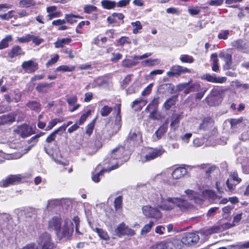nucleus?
Listing matches in <instances>:
<instances>
[{
  "mask_svg": "<svg viewBox=\"0 0 249 249\" xmlns=\"http://www.w3.org/2000/svg\"><path fill=\"white\" fill-rule=\"evenodd\" d=\"M243 121V117H240L238 119H231L229 121L232 128L235 127L237 125L242 123Z\"/></svg>",
  "mask_w": 249,
  "mask_h": 249,
  "instance_id": "nucleus-43",
  "label": "nucleus"
},
{
  "mask_svg": "<svg viewBox=\"0 0 249 249\" xmlns=\"http://www.w3.org/2000/svg\"><path fill=\"white\" fill-rule=\"evenodd\" d=\"M13 41L11 35H7L0 42V50H2L9 47V43Z\"/></svg>",
  "mask_w": 249,
  "mask_h": 249,
  "instance_id": "nucleus-21",
  "label": "nucleus"
},
{
  "mask_svg": "<svg viewBox=\"0 0 249 249\" xmlns=\"http://www.w3.org/2000/svg\"><path fill=\"white\" fill-rule=\"evenodd\" d=\"M231 46L239 50H243L246 47V43L241 39L233 41L231 42Z\"/></svg>",
  "mask_w": 249,
  "mask_h": 249,
  "instance_id": "nucleus-30",
  "label": "nucleus"
},
{
  "mask_svg": "<svg viewBox=\"0 0 249 249\" xmlns=\"http://www.w3.org/2000/svg\"><path fill=\"white\" fill-rule=\"evenodd\" d=\"M114 108L115 109L116 117L114 121L113 124L115 125V130H119L121 127V116L120 115L121 113V105L117 104L115 105Z\"/></svg>",
  "mask_w": 249,
  "mask_h": 249,
  "instance_id": "nucleus-12",
  "label": "nucleus"
},
{
  "mask_svg": "<svg viewBox=\"0 0 249 249\" xmlns=\"http://www.w3.org/2000/svg\"><path fill=\"white\" fill-rule=\"evenodd\" d=\"M186 173L187 170L185 168L179 167L175 169L173 171L172 176L174 178L177 179L183 177Z\"/></svg>",
  "mask_w": 249,
  "mask_h": 249,
  "instance_id": "nucleus-17",
  "label": "nucleus"
},
{
  "mask_svg": "<svg viewBox=\"0 0 249 249\" xmlns=\"http://www.w3.org/2000/svg\"><path fill=\"white\" fill-rule=\"evenodd\" d=\"M52 86L51 84H49L47 83H42L38 84L36 87V89L39 92H42L44 91V89L46 88L51 87Z\"/></svg>",
  "mask_w": 249,
  "mask_h": 249,
  "instance_id": "nucleus-42",
  "label": "nucleus"
},
{
  "mask_svg": "<svg viewBox=\"0 0 249 249\" xmlns=\"http://www.w3.org/2000/svg\"><path fill=\"white\" fill-rule=\"evenodd\" d=\"M84 12L86 13L89 14L92 12L96 11L97 7L93 5H86L84 8Z\"/></svg>",
  "mask_w": 249,
  "mask_h": 249,
  "instance_id": "nucleus-57",
  "label": "nucleus"
},
{
  "mask_svg": "<svg viewBox=\"0 0 249 249\" xmlns=\"http://www.w3.org/2000/svg\"><path fill=\"white\" fill-rule=\"evenodd\" d=\"M154 225V222L150 221L149 223L144 225L141 231V234L145 235L150 232Z\"/></svg>",
  "mask_w": 249,
  "mask_h": 249,
  "instance_id": "nucleus-32",
  "label": "nucleus"
},
{
  "mask_svg": "<svg viewBox=\"0 0 249 249\" xmlns=\"http://www.w3.org/2000/svg\"><path fill=\"white\" fill-rule=\"evenodd\" d=\"M152 88V84H149L142 92V96H146L148 95L151 91Z\"/></svg>",
  "mask_w": 249,
  "mask_h": 249,
  "instance_id": "nucleus-63",
  "label": "nucleus"
},
{
  "mask_svg": "<svg viewBox=\"0 0 249 249\" xmlns=\"http://www.w3.org/2000/svg\"><path fill=\"white\" fill-rule=\"evenodd\" d=\"M60 131L57 128L56 130H55L53 132H52L46 139V142L50 143L54 141L55 137H56V134L58 133V132Z\"/></svg>",
  "mask_w": 249,
  "mask_h": 249,
  "instance_id": "nucleus-49",
  "label": "nucleus"
},
{
  "mask_svg": "<svg viewBox=\"0 0 249 249\" xmlns=\"http://www.w3.org/2000/svg\"><path fill=\"white\" fill-rule=\"evenodd\" d=\"M213 122L211 119H205L202 123L200 125L199 128L200 129L205 130L213 126Z\"/></svg>",
  "mask_w": 249,
  "mask_h": 249,
  "instance_id": "nucleus-27",
  "label": "nucleus"
},
{
  "mask_svg": "<svg viewBox=\"0 0 249 249\" xmlns=\"http://www.w3.org/2000/svg\"><path fill=\"white\" fill-rule=\"evenodd\" d=\"M24 54L21 47L19 46H15L12 49L8 52V56L11 58H13L15 57L22 55Z\"/></svg>",
  "mask_w": 249,
  "mask_h": 249,
  "instance_id": "nucleus-14",
  "label": "nucleus"
},
{
  "mask_svg": "<svg viewBox=\"0 0 249 249\" xmlns=\"http://www.w3.org/2000/svg\"><path fill=\"white\" fill-rule=\"evenodd\" d=\"M199 239L198 234L195 233H188L182 238V243L187 246H191L197 243Z\"/></svg>",
  "mask_w": 249,
  "mask_h": 249,
  "instance_id": "nucleus-9",
  "label": "nucleus"
},
{
  "mask_svg": "<svg viewBox=\"0 0 249 249\" xmlns=\"http://www.w3.org/2000/svg\"><path fill=\"white\" fill-rule=\"evenodd\" d=\"M184 192L190 199H196L197 196L196 193L193 190L188 189L186 190Z\"/></svg>",
  "mask_w": 249,
  "mask_h": 249,
  "instance_id": "nucleus-46",
  "label": "nucleus"
},
{
  "mask_svg": "<svg viewBox=\"0 0 249 249\" xmlns=\"http://www.w3.org/2000/svg\"><path fill=\"white\" fill-rule=\"evenodd\" d=\"M223 1V0H211L208 3L211 6H217L221 5Z\"/></svg>",
  "mask_w": 249,
  "mask_h": 249,
  "instance_id": "nucleus-62",
  "label": "nucleus"
},
{
  "mask_svg": "<svg viewBox=\"0 0 249 249\" xmlns=\"http://www.w3.org/2000/svg\"><path fill=\"white\" fill-rule=\"evenodd\" d=\"M62 120L59 119H54L52 120H51L48 124V125H47L46 130H50L51 129L53 128V127H54L58 123L61 122Z\"/></svg>",
  "mask_w": 249,
  "mask_h": 249,
  "instance_id": "nucleus-41",
  "label": "nucleus"
},
{
  "mask_svg": "<svg viewBox=\"0 0 249 249\" xmlns=\"http://www.w3.org/2000/svg\"><path fill=\"white\" fill-rule=\"evenodd\" d=\"M243 213H240L235 214L233 217L232 222L234 224L235 226L238 225L242 218Z\"/></svg>",
  "mask_w": 249,
  "mask_h": 249,
  "instance_id": "nucleus-54",
  "label": "nucleus"
},
{
  "mask_svg": "<svg viewBox=\"0 0 249 249\" xmlns=\"http://www.w3.org/2000/svg\"><path fill=\"white\" fill-rule=\"evenodd\" d=\"M233 206H227L223 208L222 209V215L225 218H228L229 215L231 213V211L233 209Z\"/></svg>",
  "mask_w": 249,
  "mask_h": 249,
  "instance_id": "nucleus-36",
  "label": "nucleus"
},
{
  "mask_svg": "<svg viewBox=\"0 0 249 249\" xmlns=\"http://www.w3.org/2000/svg\"><path fill=\"white\" fill-rule=\"evenodd\" d=\"M37 243L41 249H53L55 245L52 240L51 235L47 232L40 234L37 240Z\"/></svg>",
  "mask_w": 249,
  "mask_h": 249,
  "instance_id": "nucleus-3",
  "label": "nucleus"
},
{
  "mask_svg": "<svg viewBox=\"0 0 249 249\" xmlns=\"http://www.w3.org/2000/svg\"><path fill=\"white\" fill-rule=\"evenodd\" d=\"M80 18V17L79 16H75L73 15H65L66 21L71 24H73L74 22H76V20L75 19V18Z\"/></svg>",
  "mask_w": 249,
  "mask_h": 249,
  "instance_id": "nucleus-37",
  "label": "nucleus"
},
{
  "mask_svg": "<svg viewBox=\"0 0 249 249\" xmlns=\"http://www.w3.org/2000/svg\"><path fill=\"white\" fill-rule=\"evenodd\" d=\"M31 35L28 34L24 37H18L17 39V41L22 43H26L31 40Z\"/></svg>",
  "mask_w": 249,
  "mask_h": 249,
  "instance_id": "nucleus-51",
  "label": "nucleus"
},
{
  "mask_svg": "<svg viewBox=\"0 0 249 249\" xmlns=\"http://www.w3.org/2000/svg\"><path fill=\"white\" fill-rule=\"evenodd\" d=\"M191 81H189L188 83H180L177 86V90L178 91H180L182 90H184L188 86H189L190 83H191Z\"/></svg>",
  "mask_w": 249,
  "mask_h": 249,
  "instance_id": "nucleus-55",
  "label": "nucleus"
},
{
  "mask_svg": "<svg viewBox=\"0 0 249 249\" xmlns=\"http://www.w3.org/2000/svg\"><path fill=\"white\" fill-rule=\"evenodd\" d=\"M102 6L107 9H111L116 6V2L109 0H103L101 1Z\"/></svg>",
  "mask_w": 249,
  "mask_h": 249,
  "instance_id": "nucleus-28",
  "label": "nucleus"
},
{
  "mask_svg": "<svg viewBox=\"0 0 249 249\" xmlns=\"http://www.w3.org/2000/svg\"><path fill=\"white\" fill-rule=\"evenodd\" d=\"M48 228L50 230L55 231L57 234L61 235L63 236L69 235L68 223L65 222L62 227L61 220L58 217H53L49 221Z\"/></svg>",
  "mask_w": 249,
  "mask_h": 249,
  "instance_id": "nucleus-1",
  "label": "nucleus"
},
{
  "mask_svg": "<svg viewBox=\"0 0 249 249\" xmlns=\"http://www.w3.org/2000/svg\"><path fill=\"white\" fill-rule=\"evenodd\" d=\"M14 12L13 10H11L5 14L0 15V18L3 20H9L13 17L14 16L12 13Z\"/></svg>",
  "mask_w": 249,
  "mask_h": 249,
  "instance_id": "nucleus-53",
  "label": "nucleus"
},
{
  "mask_svg": "<svg viewBox=\"0 0 249 249\" xmlns=\"http://www.w3.org/2000/svg\"><path fill=\"white\" fill-rule=\"evenodd\" d=\"M22 67L28 72H34L37 69L36 63H23Z\"/></svg>",
  "mask_w": 249,
  "mask_h": 249,
  "instance_id": "nucleus-25",
  "label": "nucleus"
},
{
  "mask_svg": "<svg viewBox=\"0 0 249 249\" xmlns=\"http://www.w3.org/2000/svg\"><path fill=\"white\" fill-rule=\"evenodd\" d=\"M74 67L73 66H68L67 65H62L57 68V71L63 72L71 71H73Z\"/></svg>",
  "mask_w": 249,
  "mask_h": 249,
  "instance_id": "nucleus-44",
  "label": "nucleus"
},
{
  "mask_svg": "<svg viewBox=\"0 0 249 249\" xmlns=\"http://www.w3.org/2000/svg\"><path fill=\"white\" fill-rule=\"evenodd\" d=\"M164 152L163 149H149L147 153L142 157L141 160L142 162H146L155 159L161 156Z\"/></svg>",
  "mask_w": 249,
  "mask_h": 249,
  "instance_id": "nucleus-6",
  "label": "nucleus"
},
{
  "mask_svg": "<svg viewBox=\"0 0 249 249\" xmlns=\"http://www.w3.org/2000/svg\"><path fill=\"white\" fill-rule=\"evenodd\" d=\"M200 88V86L198 83H195L193 85L189 86H188L187 88L184 90V93L185 94H188L192 91H197Z\"/></svg>",
  "mask_w": 249,
  "mask_h": 249,
  "instance_id": "nucleus-29",
  "label": "nucleus"
},
{
  "mask_svg": "<svg viewBox=\"0 0 249 249\" xmlns=\"http://www.w3.org/2000/svg\"><path fill=\"white\" fill-rule=\"evenodd\" d=\"M142 104L143 105V106H144L145 105L146 103H145V101L143 100V99L136 100L133 101L132 105V107L133 108H134L136 105H140L139 107H138L137 108L139 109H141L142 107L141 105V104Z\"/></svg>",
  "mask_w": 249,
  "mask_h": 249,
  "instance_id": "nucleus-56",
  "label": "nucleus"
},
{
  "mask_svg": "<svg viewBox=\"0 0 249 249\" xmlns=\"http://www.w3.org/2000/svg\"><path fill=\"white\" fill-rule=\"evenodd\" d=\"M19 134L23 138L31 135L33 133L32 128L27 125H22L18 128Z\"/></svg>",
  "mask_w": 249,
  "mask_h": 249,
  "instance_id": "nucleus-15",
  "label": "nucleus"
},
{
  "mask_svg": "<svg viewBox=\"0 0 249 249\" xmlns=\"http://www.w3.org/2000/svg\"><path fill=\"white\" fill-rule=\"evenodd\" d=\"M176 98H177L176 97H172L170 99H168L164 103L163 105V108L166 110H169L172 106L175 105L176 101Z\"/></svg>",
  "mask_w": 249,
  "mask_h": 249,
  "instance_id": "nucleus-31",
  "label": "nucleus"
},
{
  "mask_svg": "<svg viewBox=\"0 0 249 249\" xmlns=\"http://www.w3.org/2000/svg\"><path fill=\"white\" fill-rule=\"evenodd\" d=\"M159 102L158 98H155L150 103L149 106L147 107L146 109H149L152 107L153 108V110L149 115V117L151 118H154V115L157 111V107L159 105Z\"/></svg>",
  "mask_w": 249,
  "mask_h": 249,
  "instance_id": "nucleus-22",
  "label": "nucleus"
},
{
  "mask_svg": "<svg viewBox=\"0 0 249 249\" xmlns=\"http://www.w3.org/2000/svg\"><path fill=\"white\" fill-rule=\"evenodd\" d=\"M36 4L34 0H21L19 2V6L21 8H28L35 6Z\"/></svg>",
  "mask_w": 249,
  "mask_h": 249,
  "instance_id": "nucleus-23",
  "label": "nucleus"
},
{
  "mask_svg": "<svg viewBox=\"0 0 249 249\" xmlns=\"http://www.w3.org/2000/svg\"><path fill=\"white\" fill-rule=\"evenodd\" d=\"M232 53V50L227 49L221 51L218 54V57L222 58L225 62H231Z\"/></svg>",
  "mask_w": 249,
  "mask_h": 249,
  "instance_id": "nucleus-13",
  "label": "nucleus"
},
{
  "mask_svg": "<svg viewBox=\"0 0 249 249\" xmlns=\"http://www.w3.org/2000/svg\"><path fill=\"white\" fill-rule=\"evenodd\" d=\"M20 249H38L37 246L34 243H31Z\"/></svg>",
  "mask_w": 249,
  "mask_h": 249,
  "instance_id": "nucleus-64",
  "label": "nucleus"
},
{
  "mask_svg": "<svg viewBox=\"0 0 249 249\" xmlns=\"http://www.w3.org/2000/svg\"><path fill=\"white\" fill-rule=\"evenodd\" d=\"M180 60L182 62H193L194 61L193 57L188 55H182L180 57Z\"/></svg>",
  "mask_w": 249,
  "mask_h": 249,
  "instance_id": "nucleus-58",
  "label": "nucleus"
},
{
  "mask_svg": "<svg viewBox=\"0 0 249 249\" xmlns=\"http://www.w3.org/2000/svg\"><path fill=\"white\" fill-rule=\"evenodd\" d=\"M178 241H162L152 246L149 249H176L175 244Z\"/></svg>",
  "mask_w": 249,
  "mask_h": 249,
  "instance_id": "nucleus-7",
  "label": "nucleus"
},
{
  "mask_svg": "<svg viewBox=\"0 0 249 249\" xmlns=\"http://www.w3.org/2000/svg\"><path fill=\"white\" fill-rule=\"evenodd\" d=\"M230 32L228 30H222L218 35V38L219 39L226 40L228 39Z\"/></svg>",
  "mask_w": 249,
  "mask_h": 249,
  "instance_id": "nucleus-47",
  "label": "nucleus"
},
{
  "mask_svg": "<svg viewBox=\"0 0 249 249\" xmlns=\"http://www.w3.org/2000/svg\"><path fill=\"white\" fill-rule=\"evenodd\" d=\"M174 203L175 206L177 205L182 209L187 208L189 206V203L187 201L178 197H174Z\"/></svg>",
  "mask_w": 249,
  "mask_h": 249,
  "instance_id": "nucleus-20",
  "label": "nucleus"
},
{
  "mask_svg": "<svg viewBox=\"0 0 249 249\" xmlns=\"http://www.w3.org/2000/svg\"><path fill=\"white\" fill-rule=\"evenodd\" d=\"M225 89H213L208 97L209 100H213L214 98H217L219 99L221 98V95L225 92Z\"/></svg>",
  "mask_w": 249,
  "mask_h": 249,
  "instance_id": "nucleus-18",
  "label": "nucleus"
},
{
  "mask_svg": "<svg viewBox=\"0 0 249 249\" xmlns=\"http://www.w3.org/2000/svg\"><path fill=\"white\" fill-rule=\"evenodd\" d=\"M22 179V177L20 175H10L0 182V186L6 187L19 182Z\"/></svg>",
  "mask_w": 249,
  "mask_h": 249,
  "instance_id": "nucleus-8",
  "label": "nucleus"
},
{
  "mask_svg": "<svg viewBox=\"0 0 249 249\" xmlns=\"http://www.w3.org/2000/svg\"><path fill=\"white\" fill-rule=\"evenodd\" d=\"M122 205V196H119L114 200V206L116 210L121 208Z\"/></svg>",
  "mask_w": 249,
  "mask_h": 249,
  "instance_id": "nucleus-50",
  "label": "nucleus"
},
{
  "mask_svg": "<svg viewBox=\"0 0 249 249\" xmlns=\"http://www.w3.org/2000/svg\"><path fill=\"white\" fill-rule=\"evenodd\" d=\"M90 110H89L81 116L79 120V124H82L84 123L87 117L90 114Z\"/></svg>",
  "mask_w": 249,
  "mask_h": 249,
  "instance_id": "nucleus-60",
  "label": "nucleus"
},
{
  "mask_svg": "<svg viewBox=\"0 0 249 249\" xmlns=\"http://www.w3.org/2000/svg\"><path fill=\"white\" fill-rule=\"evenodd\" d=\"M29 107L33 110L38 111L39 110V105L36 102H32L28 104Z\"/></svg>",
  "mask_w": 249,
  "mask_h": 249,
  "instance_id": "nucleus-59",
  "label": "nucleus"
},
{
  "mask_svg": "<svg viewBox=\"0 0 249 249\" xmlns=\"http://www.w3.org/2000/svg\"><path fill=\"white\" fill-rule=\"evenodd\" d=\"M123 152L124 148L122 147L114 149L111 153V159L114 160L121 158V155Z\"/></svg>",
  "mask_w": 249,
  "mask_h": 249,
  "instance_id": "nucleus-26",
  "label": "nucleus"
},
{
  "mask_svg": "<svg viewBox=\"0 0 249 249\" xmlns=\"http://www.w3.org/2000/svg\"><path fill=\"white\" fill-rule=\"evenodd\" d=\"M185 72L189 73L190 71L186 68H183L179 65H175L171 68L170 71L167 72V75L169 76H175Z\"/></svg>",
  "mask_w": 249,
  "mask_h": 249,
  "instance_id": "nucleus-11",
  "label": "nucleus"
},
{
  "mask_svg": "<svg viewBox=\"0 0 249 249\" xmlns=\"http://www.w3.org/2000/svg\"><path fill=\"white\" fill-rule=\"evenodd\" d=\"M231 248H233L234 249H247L249 248V241L244 243L242 245L241 244H236L229 247V249Z\"/></svg>",
  "mask_w": 249,
  "mask_h": 249,
  "instance_id": "nucleus-48",
  "label": "nucleus"
},
{
  "mask_svg": "<svg viewBox=\"0 0 249 249\" xmlns=\"http://www.w3.org/2000/svg\"><path fill=\"white\" fill-rule=\"evenodd\" d=\"M130 0H121L118 3H116V5L118 7H123L128 5Z\"/></svg>",
  "mask_w": 249,
  "mask_h": 249,
  "instance_id": "nucleus-61",
  "label": "nucleus"
},
{
  "mask_svg": "<svg viewBox=\"0 0 249 249\" xmlns=\"http://www.w3.org/2000/svg\"><path fill=\"white\" fill-rule=\"evenodd\" d=\"M116 234L121 237L123 235L132 236L135 234V232L128 226L122 223L119 224L115 229Z\"/></svg>",
  "mask_w": 249,
  "mask_h": 249,
  "instance_id": "nucleus-5",
  "label": "nucleus"
},
{
  "mask_svg": "<svg viewBox=\"0 0 249 249\" xmlns=\"http://www.w3.org/2000/svg\"><path fill=\"white\" fill-rule=\"evenodd\" d=\"M15 118L14 115H2L1 117V121L0 123L1 124H4L9 122H12L15 120Z\"/></svg>",
  "mask_w": 249,
  "mask_h": 249,
  "instance_id": "nucleus-33",
  "label": "nucleus"
},
{
  "mask_svg": "<svg viewBox=\"0 0 249 249\" xmlns=\"http://www.w3.org/2000/svg\"><path fill=\"white\" fill-rule=\"evenodd\" d=\"M201 78L209 82L218 84H222L227 81L226 77H217L215 75L210 74H205L201 77Z\"/></svg>",
  "mask_w": 249,
  "mask_h": 249,
  "instance_id": "nucleus-10",
  "label": "nucleus"
},
{
  "mask_svg": "<svg viewBox=\"0 0 249 249\" xmlns=\"http://www.w3.org/2000/svg\"><path fill=\"white\" fill-rule=\"evenodd\" d=\"M182 116L181 114H173L171 117V122L170 126L173 130H176L179 125V121L181 119Z\"/></svg>",
  "mask_w": 249,
  "mask_h": 249,
  "instance_id": "nucleus-16",
  "label": "nucleus"
},
{
  "mask_svg": "<svg viewBox=\"0 0 249 249\" xmlns=\"http://www.w3.org/2000/svg\"><path fill=\"white\" fill-rule=\"evenodd\" d=\"M232 83L234 84L237 88H242L244 89H247L249 88V85L247 84H241L238 81H233Z\"/></svg>",
  "mask_w": 249,
  "mask_h": 249,
  "instance_id": "nucleus-52",
  "label": "nucleus"
},
{
  "mask_svg": "<svg viewBox=\"0 0 249 249\" xmlns=\"http://www.w3.org/2000/svg\"><path fill=\"white\" fill-rule=\"evenodd\" d=\"M219 228L218 227H213L211 229H207L201 231V233L205 235H208L215 232H217Z\"/></svg>",
  "mask_w": 249,
  "mask_h": 249,
  "instance_id": "nucleus-40",
  "label": "nucleus"
},
{
  "mask_svg": "<svg viewBox=\"0 0 249 249\" xmlns=\"http://www.w3.org/2000/svg\"><path fill=\"white\" fill-rule=\"evenodd\" d=\"M157 207L163 211H170L175 207L174 198L163 199L160 196H158L155 202Z\"/></svg>",
  "mask_w": 249,
  "mask_h": 249,
  "instance_id": "nucleus-2",
  "label": "nucleus"
},
{
  "mask_svg": "<svg viewBox=\"0 0 249 249\" xmlns=\"http://www.w3.org/2000/svg\"><path fill=\"white\" fill-rule=\"evenodd\" d=\"M142 211L143 214L148 217L159 219L162 216L160 212L157 208H153L149 205L143 206Z\"/></svg>",
  "mask_w": 249,
  "mask_h": 249,
  "instance_id": "nucleus-4",
  "label": "nucleus"
},
{
  "mask_svg": "<svg viewBox=\"0 0 249 249\" xmlns=\"http://www.w3.org/2000/svg\"><path fill=\"white\" fill-rule=\"evenodd\" d=\"M117 45L123 46L125 44H130L131 41H129V39L128 37L123 36L119 39L117 41Z\"/></svg>",
  "mask_w": 249,
  "mask_h": 249,
  "instance_id": "nucleus-45",
  "label": "nucleus"
},
{
  "mask_svg": "<svg viewBox=\"0 0 249 249\" xmlns=\"http://www.w3.org/2000/svg\"><path fill=\"white\" fill-rule=\"evenodd\" d=\"M118 165L116 163L114 165L112 166L111 167L103 169L100 172L97 173L95 175H94L92 176V179L93 181L95 182H98L100 181L99 176L102 174V173L104 172H109L112 170L118 168Z\"/></svg>",
  "mask_w": 249,
  "mask_h": 249,
  "instance_id": "nucleus-19",
  "label": "nucleus"
},
{
  "mask_svg": "<svg viewBox=\"0 0 249 249\" xmlns=\"http://www.w3.org/2000/svg\"><path fill=\"white\" fill-rule=\"evenodd\" d=\"M95 231L101 239H103L105 240H108L109 239V236L108 235L107 232L103 231L102 229L96 228Z\"/></svg>",
  "mask_w": 249,
  "mask_h": 249,
  "instance_id": "nucleus-34",
  "label": "nucleus"
},
{
  "mask_svg": "<svg viewBox=\"0 0 249 249\" xmlns=\"http://www.w3.org/2000/svg\"><path fill=\"white\" fill-rule=\"evenodd\" d=\"M167 125H163L160 127V128L156 131L155 134L157 138L160 139L167 131Z\"/></svg>",
  "mask_w": 249,
  "mask_h": 249,
  "instance_id": "nucleus-35",
  "label": "nucleus"
},
{
  "mask_svg": "<svg viewBox=\"0 0 249 249\" xmlns=\"http://www.w3.org/2000/svg\"><path fill=\"white\" fill-rule=\"evenodd\" d=\"M131 25L135 27L133 30V33L136 34L138 33V31L142 29V25L140 21L131 22Z\"/></svg>",
  "mask_w": 249,
  "mask_h": 249,
  "instance_id": "nucleus-39",
  "label": "nucleus"
},
{
  "mask_svg": "<svg viewBox=\"0 0 249 249\" xmlns=\"http://www.w3.org/2000/svg\"><path fill=\"white\" fill-rule=\"evenodd\" d=\"M128 139L132 141H137L138 139H141V134L138 130H131L130 131L127 137Z\"/></svg>",
  "mask_w": 249,
  "mask_h": 249,
  "instance_id": "nucleus-24",
  "label": "nucleus"
},
{
  "mask_svg": "<svg viewBox=\"0 0 249 249\" xmlns=\"http://www.w3.org/2000/svg\"><path fill=\"white\" fill-rule=\"evenodd\" d=\"M112 108L107 106H105L101 109V114L103 117L107 116L112 111Z\"/></svg>",
  "mask_w": 249,
  "mask_h": 249,
  "instance_id": "nucleus-38",
  "label": "nucleus"
}]
</instances>
